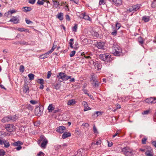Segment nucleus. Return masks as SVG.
<instances>
[{
  "mask_svg": "<svg viewBox=\"0 0 156 156\" xmlns=\"http://www.w3.org/2000/svg\"><path fill=\"white\" fill-rule=\"evenodd\" d=\"M112 53L115 56H120L122 54V49L118 45H115L112 47Z\"/></svg>",
  "mask_w": 156,
  "mask_h": 156,
  "instance_id": "obj_1",
  "label": "nucleus"
},
{
  "mask_svg": "<svg viewBox=\"0 0 156 156\" xmlns=\"http://www.w3.org/2000/svg\"><path fill=\"white\" fill-rule=\"evenodd\" d=\"M122 151L126 156H133V151L128 147L123 148Z\"/></svg>",
  "mask_w": 156,
  "mask_h": 156,
  "instance_id": "obj_2",
  "label": "nucleus"
},
{
  "mask_svg": "<svg viewBox=\"0 0 156 156\" xmlns=\"http://www.w3.org/2000/svg\"><path fill=\"white\" fill-rule=\"evenodd\" d=\"M57 77L59 79H61L62 80H66L70 79L71 76H67L63 72H60L59 73V75H57Z\"/></svg>",
  "mask_w": 156,
  "mask_h": 156,
  "instance_id": "obj_3",
  "label": "nucleus"
},
{
  "mask_svg": "<svg viewBox=\"0 0 156 156\" xmlns=\"http://www.w3.org/2000/svg\"><path fill=\"white\" fill-rule=\"evenodd\" d=\"M99 58L103 61L108 62L110 56L107 54H100L99 56Z\"/></svg>",
  "mask_w": 156,
  "mask_h": 156,
  "instance_id": "obj_4",
  "label": "nucleus"
},
{
  "mask_svg": "<svg viewBox=\"0 0 156 156\" xmlns=\"http://www.w3.org/2000/svg\"><path fill=\"white\" fill-rule=\"evenodd\" d=\"M140 7V6L138 5H133L129 7V9L128 11H129V12L132 11L134 12L138 10Z\"/></svg>",
  "mask_w": 156,
  "mask_h": 156,
  "instance_id": "obj_5",
  "label": "nucleus"
},
{
  "mask_svg": "<svg viewBox=\"0 0 156 156\" xmlns=\"http://www.w3.org/2000/svg\"><path fill=\"white\" fill-rule=\"evenodd\" d=\"M5 127L7 131L11 132L14 130L15 126L12 124H7L5 125Z\"/></svg>",
  "mask_w": 156,
  "mask_h": 156,
  "instance_id": "obj_6",
  "label": "nucleus"
},
{
  "mask_svg": "<svg viewBox=\"0 0 156 156\" xmlns=\"http://www.w3.org/2000/svg\"><path fill=\"white\" fill-rule=\"evenodd\" d=\"M79 16L81 18L83 19L86 20H88L89 21L90 20V18L89 16L85 12L80 14Z\"/></svg>",
  "mask_w": 156,
  "mask_h": 156,
  "instance_id": "obj_7",
  "label": "nucleus"
},
{
  "mask_svg": "<svg viewBox=\"0 0 156 156\" xmlns=\"http://www.w3.org/2000/svg\"><path fill=\"white\" fill-rule=\"evenodd\" d=\"M66 130V127L63 126H59L57 127L56 129V131L60 133H64V131Z\"/></svg>",
  "mask_w": 156,
  "mask_h": 156,
  "instance_id": "obj_8",
  "label": "nucleus"
},
{
  "mask_svg": "<svg viewBox=\"0 0 156 156\" xmlns=\"http://www.w3.org/2000/svg\"><path fill=\"white\" fill-rule=\"evenodd\" d=\"M42 112L41 110L40 107H36L35 109V114L38 116H40L42 113Z\"/></svg>",
  "mask_w": 156,
  "mask_h": 156,
  "instance_id": "obj_9",
  "label": "nucleus"
},
{
  "mask_svg": "<svg viewBox=\"0 0 156 156\" xmlns=\"http://www.w3.org/2000/svg\"><path fill=\"white\" fill-rule=\"evenodd\" d=\"M19 16L18 17L13 16L10 20L9 21L13 22L14 24L19 23Z\"/></svg>",
  "mask_w": 156,
  "mask_h": 156,
  "instance_id": "obj_10",
  "label": "nucleus"
},
{
  "mask_svg": "<svg viewBox=\"0 0 156 156\" xmlns=\"http://www.w3.org/2000/svg\"><path fill=\"white\" fill-rule=\"evenodd\" d=\"M23 92L27 94H28L29 93V89L27 84H24L23 87Z\"/></svg>",
  "mask_w": 156,
  "mask_h": 156,
  "instance_id": "obj_11",
  "label": "nucleus"
},
{
  "mask_svg": "<svg viewBox=\"0 0 156 156\" xmlns=\"http://www.w3.org/2000/svg\"><path fill=\"white\" fill-rule=\"evenodd\" d=\"M42 141L40 146L41 148L44 149L46 148V146L48 144V140L47 139H44V140Z\"/></svg>",
  "mask_w": 156,
  "mask_h": 156,
  "instance_id": "obj_12",
  "label": "nucleus"
},
{
  "mask_svg": "<svg viewBox=\"0 0 156 156\" xmlns=\"http://www.w3.org/2000/svg\"><path fill=\"white\" fill-rule=\"evenodd\" d=\"M82 104L84 106V111H86L91 109V108L88 107V105L87 102L86 101H83Z\"/></svg>",
  "mask_w": 156,
  "mask_h": 156,
  "instance_id": "obj_13",
  "label": "nucleus"
},
{
  "mask_svg": "<svg viewBox=\"0 0 156 156\" xmlns=\"http://www.w3.org/2000/svg\"><path fill=\"white\" fill-rule=\"evenodd\" d=\"M63 133L62 136V137L63 139L71 136V133L69 132H65Z\"/></svg>",
  "mask_w": 156,
  "mask_h": 156,
  "instance_id": "obj_14",
  "label": "nucleus"
},
{
  "mask_svg": "<svg viewBox=\"0 0 156 156\" xmlns=\"http://www.w3.org/2000/svg\"><path fill=\"white\" fill-rule=\"evenodd\" d=\"M104 46V43L103 42H99L97 43V47L99 49H102Z\"/></svg>",
  "mask_w": 156,
  "mask_h": 156,
  "instance_id": "obj_15",
  "label": "nucleus"
},
{
  "mask_svg": "<svg viewBox=\"0 0 156 156\" xmlns=\"http://www.w3.org/2000/svg\"><path fill=\"white\" fill-rule=\"evenodd\" d=\"M44 2H46L47 3H49V1L47 0H38L37 4L39 5H42L44 4Z\"/></svg>",
  "mask_w": 156,
  "mask_h": 156,
  "instance_id": "obj_16",
  "label": "nucleus"
},
{
  "mask_svg": "<svg viewBox=\"0 0 156 156\" xmlns=\"http://www.w3.org/2000/svg\"><path fill=\"white\" fill-rule=\"evenodd\" d=\"M76 102V101H75V100L74 99H72L68 101L67 102V105H68L71 106L75 104Z\"/></svg>",
  "mask_w": 156,
  "mask_h": 156,
  "instance_id": "obj_17",
  "label": "nucleus"
},
{
  "mask_svg": "<svg viewBox=\"0 0 156 156\" xmlns=\"http://www.w3.org/2000/svg\"><path fill=\"white\" fill-rule=\"evenodd\" d=\"M10 121L9 115L4 117L2 120V122L5 123Z\"/></svg>",
  "mask_w": 156,
  "mask_h": 156,
  "instance_id": "obj_18",
  "label": "nucleus"
},
{
  "mask_svg": "<svg viewBox=\"0 0 156 156\" xmlns=\"http://www.w3.org/2000/svg\"><path fill=\"white\" fill-rule=\"evenodd\" d=\"M95 68L97 69L98 70L100 69L101 68V64L98 62H96L94 65Z\"/></svg>",
  "mask_w": 156,
  "mask_h": 156,
  "instance_id": "obj_19",
  "label": "nucleus"
},
{
  "mask_svg": "<svg viewBox=\"0 0 156 156\" xmlns=\"http://www.w3.org/2000/svg\"><path fill=\"white\" fill-rule=\"evenodd\" d=\"M114 3L116 5H120L122 3V0H112Z\"/></svg>",
  "mask_w": 156,
  "mask_h": 156,
  "instance_id": "obj_20",
  "label": "nucleus"
},
{
  "mask_svg": "<svg viewBox=\"0 0 156 156\" xmlns=\"http://www.w3.org/2000/svg\"><path fill=\"white\" fill-rule=\"evenodd\" d=\"M112 28L113 31L112 32L111 34L114 36H116L117 34V30L113 26H112Z\"/></svg>",
  "mask_w": 156,
  "mask_h": 156,
  "instance_id": "obj_21",
  "label": "nucleus"
},
{
  "mask_svg": "<svg viewBox=\"0 0 156 156\" xmlns=\"http://www.w3.org/2000/svg\"><path fill=\"white\" fill-rule=\"evenodd\" d=\"M55 107L53 106L52 104H50L48 107V109L49 112H51L55 109Z\"/></svg>",
  "mask_w": 156,
  "mask_h": 156,
  "instance_id": "obj_22",
  "label": "nucleus"
},
{
  "mask_svg": "<svg viewBox=\"0 0 156 156\" xmlns=\"http://www.w3.org/2000/svg\"><path fill=\"white\" fill-rule=\"evenodd\" d=\"M145 102L149 104H152L153 103V100H152V98H148L147 99H146L145 100Z\"/></svg>",
  "mask_w": 156,
  "mask_h": 156,
  "instance_id": "obj_23",
  "label": "nucleus"
},
{
  "mask_svg": "<svg viewBox=\"0 0 156 156\" xmlns=\"http://www.w3.org/2000/svg\"><path fill=\"white\" fill-rule=\"evenodd\" d=\"M23 144V143L20 141H18L17 142H15L13 144V146H20Z\"/></svg>",
  "mask_w": 156,
  "mask_h": 156,
  "instance_id": "obj_24",
  "label": "nucleus"
},
{
  "mask_svg": "<svg viewBox=\"0 0 156 156\" xmlns=\"http://www.w3.org/2000/svg\"><path fill=\"white\" fill-rule=\"evenodd\" d=\"M91 84L93 85V87L94 88L98 87L99 84L98 81H95L94 82H92Z\"/></svg>",
  "mask_w": 156,
  "mask_h": 156,
  "instance_id": "obj_25",
  "label": "nucleus"
},
{
  "mask_svg": "<svg viewBox=\"0 0 156 156\" xmlns=\"http://www.w3.org/2000/svg\"><path fill=\"white\" fill-rule=\"evenodd\" d=\"M57 17L60 20H62L63 19V13L60 12L57 15Z\"/></svg>",
  "mask_w": 156,
  "mask_h": 156,
  "instance_id": "obj_26",
  "label": "nucleus"
},
{
  "mask_svg": "<svg viewBox=\"0 0 156 156\" xmlns=\"http://www.w3.org/2000/svg\"><path fill=\"white\" fill-rule=\"evenodd\" d=\"M53 3L55 7L56 8H57L59 5L60 4L59 2L56 0H52Z\"/></svg>",
  "mask_w": 156,
  "mask_h": 156,
  "instance_id": "obj_27",
  "label": "nucleus"
},
{
  "mask_svg": "<svg viewBox=\"0 0 156 156\" xmlns=\"http://www.w3.org/2000/svg\"><path fill=\"white\" fill-rule=\"evenodd\" d=\"M84 57L86 59H88L89 60L92 59V57L91 56H92V54L91 53H90L89 56H87V54H84Z\"/></svg>",
  "mask_w": 156,
  "mask_h": 156,
  "instance_id": "obj_28",
  "label": "nucleus"
},
{
  "mask_svg": "<svg viewBox=\"0 0 156 156\" xmlns=\"http://www.w3.org/2000/svg\"><path fill=\"white\" fill-rule=\"evenodd\" d=\"M55 88L56 90L59 89L61 87V84L59 83H55L53 85Z\"/></svg>",
  "mask_w": 156,
  "mask_h": 156,
  "instance_id": "obj_29",
  "label": "nucleus"
},
{
  "mask_svg": "<svg viewBox=\"0 0 156 156\" xmlns=\"http://www.w3.org/2000/svg\"><path fill=\"white\" fill-rule=\"evenodd\" d=\"M142 20L144 21L145 22H147L150 20V17L148 16H144L142 18Z\"/></svg>",
  "mask_w": 156,
  "mask_h": 156,
  "instance_id": "obj_30",
  "label": "nucleus"
},
{
  "mask_svg": "<svg viewBox=\"0 0 156 156\" xmlns=\"http://www.w3.org/2000/svg\"><path fill=\"white\" fill-rule=\"evenodd\" d=\"M92 75H91V77L90 79V81L92 82H94L96 81L97 80L96 79V77L94 76V74L93 73Z\"/></svg>",
  "mask_w": 156,
  "mask_h": 156,
  "instance_id": "obj_31",
  "label": "nucleus"
},
{
  "mask_svg": "<svg viewBox=\"0 0 156 156\" xmlns=\"http://www.w3.org/2000/svg\"><path fill=\"white\" fill-rule=\"evenodd\" d=\"M9 116L10 120H12L13 121H15L18 118L16 115L13 116L9 115Z\"/></svg>",
  "mask_w": 156,
  "mask_h": 156,
  "instance_id": "obj_32",
  "label": "nucleus"
},
{
  "mask_svg": "<svg viewBox=\"0 0 156 156\" xmlns=\"http://www.w3.org/2000/svg\"><path fill=\"white\" fill-rule=\"evenodd\" d=\"M37 82L41 84H44V81L43 79H37Z\"/></svg>",
  "mask_w": 156,
  "mask_h": 156,
  "instance_id": "obj_33",
  "label": "nucleus"
},
{
  "mask_svg": "<svg viewBox=\"0 0 156 156\" xmlns=\"http://www.w3.org/2000/svg\"><path fill=\"white\" fill-rule=\"evenodd\" d=\"M28 77L29 78L30 80H32L34 79V75L32 73H30L28 75Z\"/></svg>",
  "mask_w": 156,
  "mask_h": 156,
  "instance_id": "obj_34",
  "label": "nucleus"
},
{
  "mask_svg": "<svg viewBox=\"0 0 156 156\" xmlns=\"http://www.w3.org/2000/svg\"><path fill=\"white\" fill-rule=\"evenodd\" d=\"M4 145V146L6 148H8L10 146V144L9 142H7L6 140H5L4 141L3 144Z\"/></svg>",
  "mask_w": 156,
  "mask_h": 156,
  "instance_id": "obj_35",
  "label": "nucleus"
},
{
  "mask_svg": "<svg viewBox=\"0 0 156 156\" xmlns=\"http://www.w3.org/2000/svg\"><path fill=\"white\" fill-rule=\"evenodd\" d=\"M78 25L77 24H75L74 26L72 28V30L73 31L76 32L77 29Z\"/></svg>",
  "mask_w": 156,
  "mask_h": 156,
  "instance_id": "obj_36",
  "label": "nucleus"
},
{
  "mask_svg": "<svg viewBox=\"0 0 156 156\" xmlns=\"http://www.w3.org/2000/svg\"><path fill=\"white\" fill-rule=\"evenodd\" d=\"M138 41L140 44H142L144 43V40L141 37H140L138 38Z\"/></svg>",
  "mask_w": 156,
  "mask_h": 156,
  "instance_id": "obj_37",
  "label": "nucleus"
},
{
  "mask_svg": "<svg viewBox=\"0 0 156 156\" xmlns=\"http://www.w3.org/2000/svg\"><path fill=\"white\" fill-rule=\"evenodd\" d=\"M23 9H24V11L25 12L29 11L31 10V8L30 7H23Z\"/></svg>",
  "mask_w": 156,
  "mask_h": 156,
  "instance_id": "obj_38",
  "label": "nucleus"
},
{
  "mask_svg": "<svg viewBox=\"0 0 156 156\" xmlns=\"http://www.w3.org/2000/svg\"><path fill=\"white\" fill-rule=\"evenodd\" d=\"M147 139V138L146 137L143 138L142 140V143L143 144H146V142Z\"/></svg>",
  "mask_w": 156,
  "mask_h": 156,
  "instance_id": "obj_39",
  "label": "nucleus"
},
{
  "mask_svg": "<svg viewBox=\"0 0 156 156\" xmlns=\"http://www.w3.org/2000/svg\"><path fill=\"white\" fill-rule=\"evenodd\" d=\"M40 57L41 59H44L48 57V55L47 54H46V53H45L44 54L41 55L40 56Z\"/></svg>",
  "mask_w": 156,
  "mask_h": 156,
  "instance_id": "obj_40",
  "label": "nucleus"
},
{
  "mask_svg": "<svg viewBox=\"0 0 156 156\" xmlns=\"http://www.w3.org/2000/svg\"><path fill=\"white\" fill-rule=\"evenodd\" d=\"M74 39L73 38H71L70 40V42H69V44L70 45V46L71 48H73V43H72V42L73 41Z\"/></svg>",
  "mask_w": 156,
  "mask_h": 156,
  "instance_id": "obj_41",
  "label": "nucleus"
},
{
  "mask_svg": "<svg viewBox=\"0 0 156 156\" xmlns=\"http://www.w3.org/2000/svg\"><path fill=\"white\" fill-rule=\"evenodd\" d=\"M101 143V140H99V141H97L96 142H93L91 143V145H98L100 144Z\"/></svg>",
  "mask_w": 156,
  "mask_h": 156,
  "instance_id": "obj_42",
  "label": "nucleus"
},
{
  "mask_svg": "<svg viewBox=\"0 0 156 156\" xmlns=\"http://www.w3.org/2000/svg\"><path fill=\"white\" fill-rule=\"evenodd\" d=\"M88 61L89 62L90 64L91 65L94 66V64L96 63V62H94V61L92 59H90V60H88Z\"/></svg>",
  "mask_w": 156,
  "mask_h": 156,
  "instance_id": "obj_43",
  "label": "nucleus"
},
{
  "mask_svg": "<svg viewBox=\"0 0 156 156\" xmlns=\"http://www.w3.org/2000/svg\"><path fill=\"white\" fill-rule=\"evenodd\" d=\"M26 108L28 109L32 110L33 109V107L30 104H27V105Z\"/></svg>",
  "mask_w": 156,
  "mask_h": 156,
  "instance_id": "obj_44",
  "label": "nucleus"
},
{
  "mask_svg": "<svg viewBox=\"0 0 156 156\" xmlns=\"http://www.w3.org/2000/svg\"><path fill=\"white\" fill-rule=\"evenodd\" d=\"M151 7L153 8L156 7V0H154L151 4Z\"/></svg>",
  "mask_w": 156,
  "mask_h": 156,
  "instance_id": "obj_45",
  "label": "nucleus"
},
{
  "mask_svg": "<svg viewBox=\"0 0 156 156\" xmlns=\"http://www.w3.org/2000/svg\"><path fill=\"white\" fill-rule=\"evenodd\" d=\"M150 111V110L145 111L142 112V114L143 115H147L149 114Z\"/></svg>",
  "mask_w": 156,
  "mask_h": 156,
  "instance_id": "obj_46",
  "label": "nucleus"
},
{
  "mask_svg": "<svg viewBox=\"0 0 156 156\" xmlns=\"http://www.w3.org/2000/svg\"><path fill=\"white\" fill-rule=\"evenodd\" d=\"M17 30L21 32L25 31H26L27 30H25L24 28H18L17 29Z\"/></svg>",
  "mask_w": 156,
  "mask_h": 156,
  "instance_id": "obj_47",
  "label": "nucleus"
},
{
  "mask_svg": "<svg viewBox=\"0 0 156 156\" xmlns=\"http://www.w3.org/2000/svg\"><path fill=\"white\" fill-rule=\"evenodd\" d=\"M24 66L22 65H20V71L23 72L24 71Z\"/></svg>",
  "mask_w": 156,
  "mask_h": 156,
  "instance_id": "obj_48",
  "label": "nucleus"
},
{
  "mask_svg": "<svg viewBox=\"0 0 156 156\" xmlns=\"http://www.w3.org/2000/svg\"><path fill=\"white\" fill-rule=\"evenodd\" d=\"M145 154L147 156H153L151 152L149 151L145 152Z\"/></svg>",
  "mask_w": 156,
  "mask_h": 156,
  "instance_id": "obj_49",
  "label": "nucleus"
},
{
  "mask_svg": "<svg viewBox=\"0 0 156 156\" xmlns=\"http://www.w3.org/2000/svg\"><path fill=\"white\" fill-rule=\"evenodd\" d=\"M5 154V151L2 150H1L0 152V156H4Z\"/></svg>",
  "mask_w": 156,
  "mask_h": 156,
  "instance_id": "obj_50",
  "label": "nucleus"
},
{
  "mask_svg": "<svg viewBox=\"0 0 156 156\" xmlns=\"http://www.w3.org/2000/svg\"><path fill=\"white\" fill-rule=\"evenodd\" d=\"M120 26L121 25L119 23H117L115 25V27L116 28V30H117L119 29L120 27Z\"/></svg>",
  "mask_w": 156,
  "mask_h": 156,
  "instance_id": "obj_51",
  "label": "nucleus"
},
{
  "mask_svg": "<svg viewBox=\"0 0 156 156\" xmlns=\"http://www.w3.org/2000/svg\"><path fill=\"white\" fill-rule=\"evenodd\" d=\"M76 53V51H72L70 54V57H73L75 54Z\"/></svg>",
  "mask_w": 156,
  "mask_h": 156,
  "instance_id": "obj_52",
  "label": "nucleus"
},
{
  "mask_svg": "<svg viewBox=\"0 0 156 156\" xmlns=\"http://www.w3.org/2000/svg\"><path fill=\"white\" fill-rule=\"evenodd\" d=\"M51 74V73L50 71H49L48 72L47 75V78L48 79H49L50 78Z\"/></svg>",
  "mask_w": 156,
  "mask_h": 156,
  "instance_id": "obj_53",
  "label": "nucleus"
},
{
  "mask_svg": "<svg viewBox=\"0 0 156 156\" xmlns=\"http://www.w3.org/2000/svg\"><path fill=\"white\" fill-rule=\"evenodd\" d=\"M44 154L43 152L40 151L38 154H37V156H44Z\"/></svg>",
  "mask_w": 156,
  "mask_h": 156,
  "instance_id": "obj_54",
  "label": "nucleus"
},
{
  "mask_svg": "<svg viewBox=\"0 0 156 156\" xmlns=\"http://www.w3.org/2000/svg\"><path fill=\"white\" fill-rule=\"evenodd\" d=\"M105 4V2L104 0H99V4L100 5H104Z\"/></svg>",
  "mask_w": 156,
  "mask_h": 156,
  "instance_id": "obj_55",
  "label": "nucleus"
},
{
  "mask_svg": "<svg viewBox=\"0 0 156 156\" xmlns=\"http://www.w3.org/2000/svg\"><path fill=\"white\" fill-rule=\"evenodd\" d=\"M44 139H46L43 135H41L40 136V140H39L40 141H43Z\"/></svg>",
  "mask_w": 156,
  "mask_h": 156,
  "instance_id": "obj_56",
  "label": "nucleus"
},
{
  "mask_svg": "<svg viewBox=\"0 0 156 156\" xmlns=\"http://www.w3.org/2000/svg\"><path fill=\"white\" fill-rule=\"evenodd\" d=\"M93 130L94 133H98L97 128L95 126H94L93 127Z\"/></svg>",
  "mask_w": 156,
  "mask_h": 156,
  "instance_id": "obj_57",
  "label": "nucleus"
},
{
  "mask_svg": "<svg viewBox=\"0 0 156 156\" xmlns=\"http://www.w3.org/2000/svg\"><path fill=\"white\" fill-rule=\"evenodd\" d=\"M35 1L36 0H29L28 2L29 3L33 4L35 3Z\"/></svg>",
  "mask_w": 156,
  "mask_h": 156,
  "instance_id": "obj_58",
  "label": "nucleus"
},
{
  "mask_svg": "<svg viewBox=\"0 0 156 156\" xmlns=\"http://www.w3.org/2000/svg\"><path fill=\"white\" fill-rule=\"evenodd\" d=\"M30 103L33 105H35L37 103V101L34 100H31L30 101Z\"/></svg>",
  "mask_w": 156,
  "mask_h": 156,
  "instance_id": "obj_59",
  "label": "nucleus"
},
{
  "mask_svg": "<svg viewBox=\"0 0 156 156\" xmlns=\"http://www.w3.org/2000/svg\"><path fill=\"white\" fill-rule=\"evenodd\" d=\"M25 21L26 23L27 24H30L31 23H33L32 21L28 20L26 19Z\"/></svg>",
  "mask_w": 156,
  "mask_h": 156,
  "instance_id": "obj_60",
  "label": "nucleus"
},
{
  "mask_svg": "<svg viewBox=\"0 0 156 156\" xmlns=\"http://www.w3.org/2000/svg\"><path fill=\"white\" fill-rule=\"evenodd\" d=\"M66 20H67L68 21H69L70 20V18L69 16V15H66Z\"/></svg>",
  "mask_w": 156,
  "mask_h": 156,
  "instance_id": "obj_61",
  "label": "nucleus"
},
{
  "mask_svg": "<svg viewBox=\"0 0 156 156\" xmlns=\"http://www.w3.org/2000/svg\"><path fill=\"white\" fill-rule=\"evenodd\" d=\"M153 103L152 104L156 103V98H152Z\"/></svg>",
  "mask_w": 156,
  "mask_h": 156,
  "instance_id": "obj_62",
  "label": "nucleus"
},
{
  "mask_svg": "<svg viewBox=\"0 0 156 156\" xmlns=\"http://www.w3.org/2000/svg\"><path fill=\"white\" fill-rule=\"evenodd\" d=\"M151 144H152L153 146H154V147H155L156 148V141H154L152 142Z\"/></svg>",
  "mask_w": 156,
  "mask_h": 156,
  "instance_id": "obj_63",
  "label": "nucleus"
},
{
  "mask_svg": "<svg viewBox=\"0 0 156 156\" xmlns=\"http://www.w3.org/2000/svg\"><path fill=\"white\" fill-rule=\"evenodd\" d=\"M153 118L154 121V122H156V112L154 113Z\"/></svg>",
  "mask_w": 156,
  "mask_h": 156,
  "instance_id": "obj_64",
  "label": "nucleus"
}]
</instances>
